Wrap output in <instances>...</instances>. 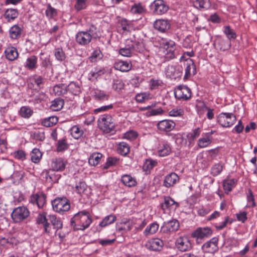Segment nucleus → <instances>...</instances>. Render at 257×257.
Here are the masks:
<instances>
[{"label":"nucleus","instance_id":"f257e3e1","mask_svg":"<svg viewBox=\"0 0 257 257\" xmlns=\"http://www.w3.org/2000/svg\"><path fill=\"white\" fill-rule=\"evenodd\" d=\"M91 222L92 219L89 212L83 210L75 214L71 219L70 224L74 230H84L89 226Z\"/></svg>","mask_w":257,"mask_h":257},{"label":"nucleus","instance_id":"f03ea898","mask_svg":"<svg viewBox=\"0 0 257 257\" xmlns=\"http://www.w3.org/2000/svg\"><path fill=\"white\" fill-rule=\"evenodd\" d=\"M96 30L94 25H91L86 31H79L75 37L76 43L81 46L87 45L91 42Z\"/></svg>","mask_w":257,"mask_h":257},{"label":"nucleus","instance_id":"7ed1b4c3","mask_svg":"<svg viewBox=\"0 0 257 257\" xmlns=\"http://www.w3.org/2000/svg\"><path fill=\"white\" fill-rule=\"evenodd\" d=\"M99 128L105 133H110L115 131V123L114 119L109 114H104L98 119Z\"/></svg>","mask_w":257,"mask_h":257},{"label":"nucleus","instance_id":"20e7f679","mask_svg":"<svg viewBox=\"0 0 257 257\" xmlns=\"http://www.w3.org/2000/svg\"><path fill=\"white\" fill-rule=\"evenodd\" d=\"M53 210L60 214L68 211L70 208L69 200L65 197H57L52 201Z\"/></svg>","mask_w":257,"mask_h":257},{"label":"nucleus","instance_id":"39448f33","mask_svg":"<svg viewBox=\"0 0 257 257\" xmlns=\"http://www.w3.org/2000/svg\"><path fill=\"white\" fill-rule=\"evenodd\" d=\"M29 215L30 212L26 207L19 206L13 210L11 217L15 223H19L26 219Z\"/></svg>","mask_w":257,"mask_h":257},{"label":"nucleus","instance_id":"423d86ee","mask_svg":"<svg viewBox=\"0 0 257 257\" xmlns=\"http://www.w3.org/2000/svg\"><path fill=\"white\" fill-rule=\"evenodd\" d=\"M236 120V116L232 113L222 112L217 117V122L224 127L231 126Z\"/></svg>","mask_w":257,"mask_h":257},{"label":"nucleus","instance_id":"0eeeda50","mask_svg":"<svg viewBox=\"0 0 257 257\" xmlns=\"http://www.w3.org/2000/svg\"><path fill=\"white\" fill-rule=\"evenodd\" d=\"M174 95L178 100H187L191 98V91L186 86L179 85L174 89Z\"/></svg>","mask_w":257,"mask_h":257},{"label":"nucleus","instance_id":"6e6552de","mask_svg":"<svg viewBox=\"0 0 257 257\" xmlns=\"http://www.w3.org/2000/svg\"><path fill=\"white\" fill-rule=\"evenodd\" d=\"M151 8L157 15L165 14L169 10V6L164 0H155L151 5Z\"/></svg>","mask_w":257,"mask_h":257},{"label":"nucleus","instance_id":"1a4fd4ad","mask_svg":"<svg viewBox=\"0 0 257 257\" xmlns=\"http://www.w3.org/2000/svg\"><path fill=\"white\" fill-rule=\"evenodd\" d=\"M46 197L44 193L39 192L31 195L29 202L33 205H37L39 208H42L46 203Z\"/></svg>","mask_w":257,"mask_h":257},{"label":"nucleus","instance_id":"9d476101","mask_svg":"<svg viewBox=\"0 0 257 257\" xmlns=\"http://www.w3.org/2000/svg\"><path fill=\"white\" fill-rule=\"evenodd\" d=\"M218 238L213 237L203 244L201 249L204 253H214L218 249Z\"/></svg>","mask_w":257,"mask_h":257},{"label":"nucleus","instance_id":"9b49d317","mask_svg":"<svg viewBox=\"0 0 257 257\" xmlns=\"http://www.w3.org/2000/svg\"><path fill=\"white\" fill-rule=\"evenodd\" d=\"M177 248L182 252L190 250L192 248L190 241L186 237H179L176 241Z\"/></svg>","mask_w":257,"mask_h":257},{"label":"nucleus","instance_id":"f8f14e48","mask_svg":"<svg viewBox=\"0 0 257 257\" xmlns=\"http://www.w3.org/2000/svg\"><path fill=\"white\" fill-rule=\"evenodd\" d=\"M212 233V229L209 227H198L192 232L191 236L194 238L202 239L210 237Z\"/></svg>","mask_w":257,"mask_h":257},{"label":"nucleus","instance_id":"ddd939ff","mask_svg":"<svg viewBox=\"0 0 257 257\" xmlns=\"http://www.w3.org/2000/svg\"><path fill=\"white\" fill-rule=\"evenodd\" d=\"M154 28L158 31L165 33L169 30L171 27L169 21L164 19L157 20L154 23Z\"/></svg>","mask_w":257,"mask_h":257},{"label":"nucleus","instance_id":"4468645a","mask_svg":"<svg viewBox=\"0 0 257 257\" xmlns=\"http://www.w3.org/2000/svg\"><path fill=\"white\" fill-rule=\"evenodd\" d=\"M179 227V223L176 219H173L164 222L161 227L163 232H174L177 231Z\"/></svg>","mask_w":257,"mask_h":257},{"label":"nucleus","instance_id":"2eb2a0df","mask_svg":"<svg viewBox=\"0 0 257 257\" xmlns=\"http://www.w3.org/2000/svg\"><path fill=\"white\" fill-rule=\"evenodd\" d=\"M66 162L62 158L54 159L52 160L51 167L53 171H62L66 167Z\"/></svg>","mask_w":257,"mask_h":257},{"label":"nucleus","instance_id":"dca6fc26","mask_svg":"<svg viewBox=\"0 0 257 257\" xmlns=\"http://www.w3.org/2000/svg\"><path fill=\"white\" fill-rule=\"evenodd\" d=\"M48 218L46 217V213L43 212L38 214L36 221L38 224H42L44 228V231L47 234H49L51 231V227L49 223L48 222Z\"/></svg>","mask_w":257,"mask_h":257},{"label":"nucleus","instance_id":"f3484780","mask_svg":"<svg viewBox=\"0 0 257 257\" xmlns=\"http://www.w3.org/2000/svg\"><path fill=\"white\" fill-rule=\"evenodd\" d=\"M175 123L170 120H163L158 123L157 127L161 131L169 132L172 131L175 127Z\"/></svg>","mask_w":257,"mask_h":257},{"label":"nucleus","instance_id":"a211bd4d","mask_svg":"<svg viewBox=\"0 0 257 257\" xmlns=\"http://www.w3.org/2000/svg\"><path fill=\"white\" fill-rule=\"evenodd\" d=\"M118 32L124 34L130 31V25L128 21L124 18H119L117 22Z\"/></svg>","mask_w":257,"mask_h":257},{"label":"nucleus","instance_id":"6ab92c4d","mask_svg":"<svg viewBox=\"0 0 257 257\" xmlns=\"http://www.w3.org/2000/svg\"><path fill=\"white\" fill-rule=\"evenodd\" d=\"M179 180V176L175 173H171L167 175L164 180L163 185L169 188L173 186Z\"/></svg>","mask_w":257,"mask_h":257},{"label":"nucleus","instance_id":"aec40b11","mask_svg":"<svg viewBox=\"0 0 257 257\" xmlns=\"http://www.w3.org/2000/svg\"><path fill=\"white\" fill-rule=\"evenodd\" d=\"M23 27L19 25H14L9 30V35L11 39L17 40L19 39L23 32Z\"/></svg>","mask_w":257,"mask_h":257},{"label":"nucleus","instance_id":"412c9836","mask_svg":"<svg viewBox=\"0 0 257 257\" xmlns=\"http://www.w3.org/2000/svg\"><path fill=\"white\" fill-rule=\"evenodd\" d=\"M132 64L130 62L119 61L114 63V67L115 69L122 72H127L131 69Z\"/></svg>","mask_w":257,"mask_h":257},{"label":"nucleus","instance_id":"4be33fe9","mask_svg":"<svg viewBox=\"0 0 257 257\" xmlns=\"http://www.w3.org/2000/svg\"><path fill=\"white\" fill-rule=\"evenodd\" d=\"M6 58L10 61H14L18 58L19 53L14 47H9L5 51Z\"/></svg>","mask_w":257,"mask_h":257},{"label":"nucleus","instance_id":"5701e85b","mask_svg":"<svg viewBox=\"0 0 257 257\" xmlns=\"http://www.w3.org/2000/svg\"><path fill=\"white\" fill-rule=\"evenodd\" d=\"M174 205L175 206V209H176L179 206V203L175 201L170 196L164 197V202L161 204V208L164 211L170 209V207Z\"/></svg>","mask_w":257,"mask_h":257},{"label":"nucleus","instance_id":"b1692460","mask_svg":"<svg viewBox=\"0 0 257 257\" xmlns=\"http://www.w3.org/2000/svg\"><path fill=\"white\" fill-rule=\"evenodd\" d=\"M38 59L35 55L28 57L25 62V67L29 70H33L37 68Z\"/></svg>","mask_w":257,"mask_h":257},{"label":"nucleus","instance_id":"393cba45","mask_svg":"<svg viewBox=\"0 0 257 257\" xmlns=\"http://www.w3.org/2000/svg\"><path fill=\"white\" fill-rule=\"evenodd\" d=\"M48 217L54 229L56 230V232L63 227V223L60 218H57L55 215H49Z\"/></svg>","mask_w":257,"mask_h":257},{"label":"nucleus","instance_id":"a878e982","mask_svg":"<svg viewBox=\"0 0 257 257\" xmlns=\"http://www.w3.org/2000/svg\"><path fill=\"white\" fill-rule=\"evenodd\" d=\"M19 12L17 9H9L5 11L4 16L7 21L10 22L17 18Z\"/></svg>","mask_w":257,"mask_h":257},{"label":"nucleus","instance_id":"bb28decb","mask_svg":"<svg viewBox=\"0 0 257 257\" xmlns=\"http://www.w3.org/2000/svg\"><path fill=\"white\" fill-rule=\"evenodd\" d=\"M121 182L125 185L129 187L137 185V182L135 178L130 175H123L121 177Z\"/></svg>","mask_w":257,"mask_h":257},{"label":"nucleus","instance_id":"cd10ccee","mask_svg":"<svg viewBox=\"0 0 257 257\" xmlns=\"http://www.w3.org/2000/svg\"><path fill=\"white\" fill-rule=\"evenodd\" d=\"M237 180L234 179L227 178L223 181V187L225 192L227 193L231 191L232 189L235 187Z\"/></svg>","mask_w":257,"mask_h":257},{"label":"nucleus","instance_id":"c85d7f7f","mask_svg":"<svg viewBox=\"0 0 257 257\" xmlns=\"http://www.w3.org/2000/svg\"><path fill=\"white\" fill-rule=\"evenodd\" d=\"M194 6L198 9L207 10L211 6L210 0H194Z\"/></svg>","mask_w":257,"mask_h":257},{"label":"nucleus","instance_id":"c756f323","mask_svg":"<svg viewBox=\"0 0 257 257\" xmlns=\"http://www.w3.org/2000/svg\"><path fill=\"white\" fill-rule=\"evenodd\" d=\"M116 220V217L115 215L110 214L105 216L99 223V225L102 227H105L113 223Z\"/></svg>","mask_w":257,"mask_h":257},{"label":"nucleus","instance_id":"7c9ffc66","mask_svg":"<svg viewBox=\"0 0 257 257\" xmlns=\"http://www.w3.org/2000/svg\"><path fill=\"white\" fill-rule=\"evenodd\" d=\"M163 245L164 242L163 240L156 238L151 241L149 248L151 250L154 251H160L162 249Z\"/></svg>","mask_w":257,"mask_h":257},{"label":"nucleus","instance_id":"2f4dec72","mask_svg":"<svg viewBox=\"0 0 257 257\" xmlns=\"http://www.w3.org/2000/svg\"><path fill=\"white\" fill-rule=\"evenodd\" d=\"M102 157V155L101 153H94L89 157L88 163L90 165L95 166L99 163Z\"/></svg>","mask_w":257,"mask_h":257},{"label":"nucleus","instance_id":"473e14b6","mask_svg":"<svg viewBox=\"0 0 257 257\" xmlns=\"http://www.w3.org/2000/svg\"><path fill=\"white\" fill-rule=\"evenodd\" d=\"M19 113L22 117L28 118L33 114V110L29 106H24L21 107Z\"/></svg>","mask_w":257,"mask_h":257},{"label":"nucleus","instance_id":"72a5a7b5","mask_svg":"<svg viewBox=\"0 0 257 257\" xmlns=\"http://www.w3.org/2000/svg\"><path fill=\"white\" fill-rule=\"evenodd\" d=\"M118 153L120 155L125 156L130 152V146L125 142H120L117 148Z\"/></svg>","mask_w":257,"mask_h":257},{"label":"nucleus","instance_id":"f704fd0d","mask_svg":"<svg viewBox=\"0 0 257 257\" xmlns=\"http://www.w3.org/2000/svg\"><path fill=\"white\" fill-rule=\"evenodd\" d=\"M130 44L131 46L132 49L134 51L141 53L144 50V46L142 42L132 40L130 41Z\"/></svg>","mask_w":257,"mask_h":257},{"label":"nucleus","instance_id":"c9c22d12","mask_svg":"<svg viewBox=\"0 0 257 257\" xmlns=\"http://www.w3.org/2000/svg\"><path fill=\"white\" fill-rule=\"evenodd\" d=\"M67 91L73 95H76L80 92V88L79 86L74 82H71L67 86H66Z\"/></svg>","mask_w":257,"mask_h":257},{"label":"nucleus","instance_id":"e433bc0d","mask_svg":"<svg viewBox=\"0 0 257 257\" xmlns=\"http://www.w3.org/2000/svg\"><path fill=\"white\" fill-rule=\"evenodd\" d=\"M58 120L57 116H52L45 118L42 121V124L46 127H51L56 124Z\"/></svg>","mask_w":257,"mask_h":257},{"label":"nucleus","instance_id":"4c0bfd02","mask_svg":"<svg viewBox=\"0 0 257 257\" xmlns=\"http://www.w3.org/2000/svg\"><path fill=\"white\" fill-rule=\"evenodd\" d=\"M133 51L132 49L130 42L124 47L120 48L119 50V54L124 57H131L132 56Z\"/></svg>","mask_w":257,"mask_h":257},{"label":"nucleus","instance_id":"58836bf2","mask_svg":"<svg viewBox=\"0 0 257 257\" xmlns=\"http://www.w3.org/2000/svg\"><path fill=\"white\" fill-rule=\"evenodd\" d=\"M212 142V138L205 135V137L199 139L198 141V146L199 148H203L208 146Z\"/></svg>","mask_w":257,"mask_h":257},{"label":"nucleus","instance_id":"ea45409f","mask_svg":"<svg viewBox=\"0 0 257 257\" xmlns=\"http://www.w3.org/2000/svg\"><path fill=\"white\" fill-rule=\"evenodd\" d=\"M53 91L56 95H61L67 92L66 86L64 84L56 85L53 88Z\"/></svg>","mask_w":257,"mask_h":257},{"label":"nucleus","instance_id":"a19ab883","mask_svg":"<svg viewBox=\"0 0 257 257\" xmlns=\"http://www.w3.org/2000/svg\"><path fill=\"white\" fill-rule=\"evenodd\" d=\"M31 159L33 162L38 163L40 161L42 154L40 150L37 148L34 149L31 153Z\"/></svg>","mask_w":257,"mask_h":257},{"label":"nucleus","instance_id":"79ce46f5","mask_svg":"<svg viewBox=\"0 0 257 257\" xmlns=\"http://www.w3.org/2000/svg\"><path fill=\"white\" fill-rule=\"evenodd\" d=\"M159 228V224L157 223L154 222L151 224L149 226H148L145 231L144 234L146 236L154 234L157 232Z\"/></svg>","mask_w":257,"mask_h":257},{"label":"nucleus","instance_id":"37998d69","mask_svg":"<svg viewBox=\"0 0 257 257\" xmlns=\"http://www.w3.org/2000/svg\"><path fill=\"white\" fill-rule=\"evenodd\" d=\"M157 164V162L152 159H147L144 163L143 169L144 171L150 172Z\"/></svg>","mask_w":257,"mask_h":257},{"label":"nucleus","instance_id":"c03bdc74","mask_svg":"<svg viewBox=\"0 0 257 257\" xmlns=\"http://www.w3.org/2000/svg\"><path fill=\"white\" fill-rule=\"evenodd\" d=\"M64 101L63 99L60 98H56L52 101L51 105V108L54 111L60 110L63 106Z\"/></svg>","mask_w":257,"mask_h":257},{"label":"nucleus","instance_id":"a18cd8bd","mask_svg":"<svg viewBox=\"0 0 257 257\" xmlns=\"http://www.w3.org/2000/svg\"><path fill=\"white\" fill-rule=\"evenodd\" d=\"M70 134L74 139H78L82 136L83 132L80 130L78 126L74 125L70 129Z\"/></svg>","mask_w":257,"mask_h":257},{"label":"nucleus","instance_id":"49530a36","mask_svg":"<svg viewBox=\"0 0 257 257\" xmlns=\"http://www.w3.org/2000/svg\"><path fill=\"white\" fill-rule=\"evenodd\" d=\"M166 74L170 78L174 79L180 76V72L179 71H177L176 68L172 65L168 67Z\"/></svg>","mask_w":257,"mask_h":257},{"label":"nucleus","instance_id":"de8ad7c7","mask_svg":"<svg viewBox=\"0 0 257 257\" xmlns=\"http://www.w3.org/2000/svg\"><path fill=\"white\" fill-rule=\"evenodd\" d=\"M31 138L33 139L43 141L45 138V133L39 131H35L30 133Z\"/></svg>","mask_w":257,"mask_h":257},{"label":"nucleus","instance_id":"09e8293b","mask_svg":"<svg viewBox=\"0 0 257 257\" xmlns=\"http://www.w3.org/2000/svg\"><path fill=\"white\" fill-rule=\"evenodd\" d=\"M223 32L226 35L228 40L231 39H235L236 37V35L234 31L230 28L229 26H225L224 27Z\"/></svg>","mask_w":257,"mask_h":257},{"label":"nucleus","instance_id":"8fccbe9b","mask_svg":"<svg viewBox=\"0 0 257 257\" xmlns=\"http://www.w3.org/2000/svg\"><path fill=\"white\" fill-rule=\"evenodd\" d=\"M200 112L207 111V117L209 119H212L214 117L213 109L208 107L205 104H202L200 106Z\"/></svg>","mask_w":257,"mask_h":257},{"label":"nucleus","instance_id":"3c124183","mask_svg":"<svg viewBox=\"0 0 257 257\" xmlns=\"http://www.w3.org/2000/svg\"><path fill=\"white\" fill-rule=\"evenodd\" d=\"M219 49L225 51L228 50L231 47V43L228 40L221 39L218 42Z\"/></svg>","mask_w":257,"mask_h":257},{"label":"nucleus","instance_id":"603ef678","mask_svg":"<svg viewBox=\"0 0 257 257\" xmlns=\"http://www.w3.org/2000/svg\"><path fill=\"white\" fill-rule=\"evenodd\" d=\"M94 97L97 100L100 101L107 100L108 99V95L106 94L103 91L100 90H96L94 91Z\"/></svg>","mask_w":257,"mask_h":257},{"label":"nucleus","instance_id":"864d4df0","mask_svg":"<svg viewBox=\"0 0 257 257\" xmlns=\"http://www.w3.org/2000/svg\"><path fill=\"white\" fill-rule=\"evenodd\" d=\"M247 205L246 207L253 208L255 206V202L253 195V193L251 189H248V194L247 195Z\"/></svg>","mask_w":257,"mask_h":257},{"label":"nucleus","instance_id":"5fc2aeb1","mask_svg":"<svg viewBox=\"0 0 257 257\" xmlns=\"http://www.w3.org/2000/svg\"><path fill=\"white\" fill-rule=\"evenodd\" d=\"M54 55L56 59L59 61H64L66 58L65 53L61 48H57L55 49Z\"/></svg>","mask_w":257,"mask_h":257},{"label":"nucleus","instance_id":"6e6d98bb","mask_svg":"<svg viewBox=\"0 0 257 257\" xmlns=\"http://www.w3.org/2000/svg\"><path fill=\"white\" fill-rule=\"evenodd\" d=\"M201 133V130L199 127H197L193 130L192 132L189 133L187 135V138L188 141L191 142L198 138Z\"/></svg>","mask_w":257,"mask_h":257},{"label":"nucleus","instance_id":"4d7b16f0","mask_svg":"<svg viewBox=\"0 0 257 257\" xmlns=\"http://www.w3.org/2000/svg\"><path fill=\"white\" fill-rule=\"evenodd\" d=\"M193 69V74L195 75L196 73V67L193 63L191 64H187L185 69V74L184 77V79H187L191 75V69Z\"/></svg>","mask_w":257,"mask_h":257},{"label":"nucleus","instance_id":"13d9d810","mask_svg":"<svg viewBox=\"0 0 257 257\" xmlns=\"http://www.w3.org/2000/svg\"><path fill=\"white\" fill-rule=\"evenodd\" d=\"M60 176H58L54 174H50L49 172H47L45 174V179L47 182L53 183L57 182Z\"/></svg>","mask_w":257,"mask_h":257},{"label":"nucleus","instance_id":"bf43d9fd","mask_svg":"<svg viewBox=\"0 0 257 257\" xmlns=\"http://www.w3.org/2000/svg\"><path fill=\"white\" fill-rule=\"evenodd\" d=\"M102 53L99 49L95 50L92 53L91 55L89 57V60L92 62L97 61V60L102 58Z\"/></svg>","mask_w":257,"mask_h":257},{"label":"nucleus","instance_id":"052dcab7","mask_svg":"<svg viewBox=\"0 0 257 257\" xmlns=\"http://www.w3.org/2000/svg\"><path fill=\"white\" fill-rule=\"evenodd\" d=\"M124 86V84L122 80L117 79L113 80L112 88L116 91L119 92L123 89Z\"/></svg>","mask_w":257,"mask_h":257},{"label":"nucleus","instance_id":"680f3d73","mask_svg":"<svg viewBox=\"0 0 257 257\" xmlns=\"http://www.w3.org/2000/svg\"><path fill=\"white\" fill-rule=\"evenodd\" d=\"M87 189V185L84 182H80L75 186V191L79 194L84 193Z\"/></svg>","mask_w":257,"mask_h":257},{"label":"nucleus","instance_id":"e2e57ef3","mask_svg":"<svg viewBox=\"0 0 257 257\" xmlns=\"http://www.w3.org/2000/svg\"><path fill=\"white\" fill-rule=\"evenodd\" d=\"M68 147L65 139L59 140L57 145V150L58 152H62L66 150Z\"/></svg>","mask_w":257,"mask_h":257},{"label":"nucleus","instance_id":"0e129e2a","mask_svg":"<svg viewBox=\"0 0 257 257\" xmlns=\"http://www.w3.org/2000/svg\"><path fill=\"white\" fill-rule=\"evenodd\" d=\"M57 14V13L56 10L52 7L51 5L49 4L48 5L47 10H46V16L50 19H52L54 17L56 16Z\"/></svg>","mask_w":257,"mask_h":257},{"label":"nucleus","instance_id":"69168bd1","mask_svg":"<svg viewBox=\"0 0 257 257\" xmlns=\"http://www.w3.org/2000/svg\"><path fill=\"white\" fill-rule=\"evenodd\" d=\"M223 166L220 164H215L211 168V173L213 176L219 175L222 171Z\"/></svg>","mask_w":257,"mask_h":257},{"label":"nucleus","instance_id":"338daca9","mask_svg":"<svg viewBox=\"0 0 257 257\" xmlns=\"http://www.w3.org/2000/svg\"><path fill=\"white\" fill-rule=\"evenodd\" d=\"M171 148L168 144L163 145L162 148L160 149L159 153L161 156H165L169 154Z\"/></svg>","mask_w":257,"mask_h":257},{"label":"nucleus","instance_id":"774afa93","mask_svg":"<svg viewBox=\"0 0 257 257\" xmlns=\"http://www.w3.org/2000/svg\"><path fill=\"white\" fill-rule=\"evenodd\" d=\"M86 1L87 0H77L76 3L74 6L75 9L77 11L84 9L86 7Z\"/></svg>","mask_w":257,"mask_h":257}]
</instances>
